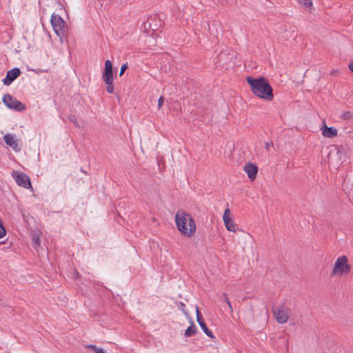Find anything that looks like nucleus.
Instances as JSON below:
<instances>
[{
    "label": "nucleus",
    "instance_id": "1",
    "mask_svg": "<svg viewBox=\"0 0 353 353\" xmlns=\"http://www.w3.org/2000/svg\"><path fill=\"white\" fill-rule=\"evenodd\" d=\"M246 81L250 85L251 91L255 96L268 101L273 100V89L265 77H261L256 79L248 77Z\"/></svg>",
    "mask_w": 353,
    "mask_h": 353
},
{
    "label": "nucleus",
    "instance_id": "2",
    "mask_svg": "<svg viewBox=\"0 0 353 353\" xmlns=\"http://www.w3.org/2000/svg\"><path fill=\"white\" fill-rule=\"evenodd\" d=\"M175 222L178 230L185 236H192L196 227L192 216L183 210L178 211L175 215Z\"/></svg>",
    "mask_w": 353,
    "mask_h": 353
},
{
    "label": "nucleus",
    "instance_id": "3",
    "mask_svg": "<svg viewBox=\"0 0 353 353\" xmlns=\"http://www.w3.org/2000/svg\"><path fill=\"white\" fill-rule=\"evenodd\" d=\"M351 270V266L348 263V259L346 256L342 255L337 258L334 265L332 276L335 275H346L350 273Z\"/></svg>",
    "mask_w": 353,
    "mask_h": 353
},
{
    "label": "nucleus",
    "instance_id": "4",
    "mask_svg": "<svg viewBox=\"0 0 353 353\" xmlns=\"http://www.w3.org/2000/svg\"><path fill=\"white\" fill-rule=\"evenodd\" d=\"M102 79L107 85L106 90L109 94H112L114 92V87L113 85V72L112 64L110 60L105 61V68L102 73Z\"/></svg>",
    "mask_w": 353,
    "mask_h": 353
},
{
    "label": "nucleus",
    "instance_id": "5",
    "mask_svg": "<svg viewBox=\"0 0 353 353\" xmlns=\"http://www.w3.org/2000/svg\"><path fill=\"white\" fill-rule=\"evenodd\" d=\"M272 313L277 323L283 324L288 321L291 314V310L285 305H280L277 307H272Z\"/></svg>",
    "mask_w": 353,
    "mask_h": 353
},
{
    "label": "nucleus",
    "instance_id": "6",
    "mask_svg": "<svg viewBox=\"0 0 353 353\" xmlns=\"http://www.w3.org/2000/svg\"><path fill=\"white\" fill-rule=\"evenodd\" d=\"M2 101L9 109H12L15 111L21 112L25 110L26 108L23 103L9 94H4Z\"/></svg>",
    "mask_w": 353,
    "mask_h": 353
},
{
    "label": "nucleus",
    "instance_id": "7",
    "mask_svg": "<svg viewBox=\"0 0 353 353\" xmlns=\"http://www.w3.org/2000/svg\"><path fill=\"white\" fill-rule=\"evenodd\" d=\"M51 24L56 34L60 37L65 33V22L59 16L53 14L51 16Z\"/></svg>",
    "mask_w": 353,
    "mask_h": 353
},
{
    "label": "nucleus",
    "instance_id": "8",
    "mask_svg": "<svg viewBox=\"0 0 353 353\" xmlns=\"http://www.w3.org/2000/svg\"><path fill=\"white\" fill-rule=\"evenodd\" d=\"M12 174L18 185L27 189L31 188L30 178L26 174L23 172L13 171Z\"/></svg>",
    "mask_w": 353,
    "mask_h": 353
},
{
    "label": "nucleus",
    "instance_id": "9",
    "mask_svg": "<svg viewBox=\"0 0 353 353\" xmlns=\"http://www.w3.org/2000/svg\"><path fill=\"white\" fill-rule=\"evenodd\" d=\"M230 210L226 208L223 215V220L225 225L226 229L230 232H236L237 226L234 221L230 218Z\"/></svg>",
    "mask_w": 353,
    "mask_h": 353
},
{
    "label": "nucleus",
    "instance_id": "10",
    "mask_svg": "<svg viewBox=\"0 0 353 353\" xmlns=\"http://www.w3.org/2000/svg\"><path fill=\"white\" fill-rule=\"evenodd\" d=\"M20 74L21 71L17 68L8 71L6 77L3 79V84L6 85H10L12 81L20 75Z\"/></svg>",
    "mask_w": 353,
    "mask_h": 353
},
{
    "label": "nucleus",
    "instance_id": "11",
    "mask_svg": "<svg viewBox=\"0 0 353 353\" xmlns=\"http://www.w3.org/2000/svg\"><path fill=\"white\" fill-rule=\"evenodd\" d=\"M243 169L250 180L253 181L256 179L258 172V167L256 165L252 163H248L244 165Z\"/></svg>",
    "mask_w": 353,
    "mask_h": 353
},
{
    "label": "nucleus",
    "instance_id": "12",
    "mask_svg": "<svg viewBox=\"0 0 353 353\" xmlns=\"http://www.w3.org/2000/svg\"><path fill=\"white\" fill-rule=\"evenodd\" d=\"M3 139L6 143L11 147L12 150L16 152L20 150V148H19L17 140L15 139L14 134H7L4 136Z\"/></svg>",
    "mask_w": 353,
    "mask_h": 353
},
{
    "label": "nucleus",
    "instance_id": "13",
    "mask_svg": "<svg viewBox=\"0 0 353 353\" xmlns=\"http://www.w3.org/2000/svg\"><path fill=\"white\" fill-rule=\"evenodd\" d=\"M196 320H197V322L199 324L201 328L205 332V334L210 338H214V336L213 335L212 332L208 328L198 308H196Z\"/></svg>",
    "mask_w": 353,
    "mask_h": 353
},
{
    "label": "nucleus",
    "instance_id": "14",
    "mask_svg": "<svg viewBox=\"0 0 353 353\" xmlns=\"http://www.w3.org/2000/svg\"><path fill=\"white\" fill-rule=\"evenodd\" d=\"M322 134L325 137L332 138L337 135V130L332 127L325 126L323 130Z\"/></svg>",
    "mask_w": 353,
    "mask_h": 353
},
{
    "label": "nucleus",
    "instance_id": "15",
    "mask_svg": "<svg viewBox=\"0 0 353 353\" xmlns=\"http://www.w3.org/2000/svg\"><path fill=\"white\" fill-rule=\"evenodd\" d=\"M196 330H197L196 326L193 324V323H192L191 325L186 329L185 336L186 337L194 336V334H196Z\"/></svg>",
    "mask_w": 353,
    "mask_h": 353
},
{
    "label": "nucleus",
    "instance_id": "16",
    "mask_svg": "<svg viewBox=\"0 0 353 353\" xmlns=\"http://www.w3.org/2000/svg\"><path fill=\"white\" fill-rule=\"evenodd\" d=\"M87 349L91 350L94 353H106V352L101 347H98L94 345H87L85 346Z\"/></svg>",
    "mask_w": 353,
    "mask_h": 353
},
{
    "label": "nucleus",
    "instance_id": "17",
    "mask_svg": "<svg viewBox=\"0 0 353 353\" xmlns=\"http://www.w3.org/2000/svg\"><path fill=\"white\" fill-rule=\"evenodd\" d=\"M301 6L305 8H310L312 6V2L311 0H296Z\"/></svg>",
    "mask_w": 353,
    "mask_h": 353
},
{
    "label": "nucleus",
    "instance_id": "18",
    "mask_svg": "<svg viewBox=\"0 0 353 353\" xmlns=\"http://www.w3.org/2000/svg\"><path fill=\"white\" fill-rule=\"evenodd\" d=\"M222 297L224 299V301H225V303L228 304V305L229 307V309H230V312H232L233 309H232V307L231 305L230 301L229 299L228 298L227 294L223 293L222 294Z\"/></svg>",
    "mask_w": 353,
    "mask_h": 353
},
{
    "label": "nucleus",
    "instance_id": "19",
    "mask_svg": "<svg viewBox=\"0 0 353 353\" xmlns=\"http://www.w3.org/2000/svg\"><path fill=\"white\" fill-rule=\"evenodd\" d=\"M352 116L353 115L351 112L345 111L342 113L341 118H343V119H350L352 117Z\"/></svg>",
    "mask_w": 353,
    "mask_h": 353
},
{
    "label": "nucleus",
    "instance_id": "20",
    "mask_svg": "<svg viewBox=\"0 0 353 353\" xmlns=\"http://www.w3.org/2000/svg\"><path fill=\"white\" fill-rule=\"evenodd\" d=\"M128 65L127 63H123L121 67V69H120V72H119V76L121 77L123 73L125 72V71L128 69Z\"/></svg>",
    "mask_w": 353,
    "mask_h": 353
},
{
    "label": "nucleus",
    "instance_id": "21",
    "mask_svg": "<svg viewBox=\"0 0 353 353\" xmlns=\"http://www.w3.org/2000/svg\"><path fill=\"white\" fill-rule=\"evenodd\" d=\"M6 234V230L3 224L0 222V239L3 238Z\"/></svg>",
    "mask_w": 353,
    "mask_h": 353
},
{
    "label": "nucleus",
    "instance_id": "22",
    "mask_svg": "<svg viewBox=\"0 0 353 353\" xmlns=\"http://www.w3.org/2000/svg\"><path fill=\"white\" fill-rule=\"evenodd\" d=\"M164 102V98L163 97H160L158 99V109H160Z\"/></svg>",
    "mask_w": 353,
    "mask_h": 353
},
{
    "label": "nucleus",
    "instance_id": "23",
    "mask_svg": "<svg viewBox=\"0 0 353 353\" xmlns=\"http://www.w3.org/2000/svg\"><path fill=\"white\" fill-rule=\"evenodd\" d=\"M274 147V144H273V142L270 141V142H266L265 143V149L269 151L270 149L271 148H273Z\"/></svg>",
    "mask_w": 353,
    "mask_h": 353
},
{
    "label": "nucleus",
    "instance_id": "24",
    "mask_svg": "<svg viewBox=\"0 0 353 353\" xmlns=\"http://www.w3.org/2000/svg\"><path fill=\"white\" fill-rule=\"evenodd\" d=\"M179 307L181 311L183 312V313L186 314V312L185 310V305L183 302H180Z\"/></svg>",
    "mask_w": 353,
    "mask_h": 353
},
{
    "label": "nucleus",
    "instance_id": "25",
    "mask_svg": "<svg viewBox=\"0 0 353 353\" xmlns=\"http://www.w3.org/2000/svg\"><path fill=\"white\" fill-rule=\"evenodd\" d=\"M350 70L353 72V61L348 65Z\"/></svg>",
    "mask_w": 353,
    "mask_h": 353
},
{
    "label": "nucleus",
    "instance_id": "26",
    "mask_svg": "<svg viewBox=\"0 0 353 353\" xmlns=\"http://www.w3.org/2000/svg\"><path fill=\"white\" fill-rule=\"evenodd\" d=\"M35 243H36V244H37V245H39V239H35Z\"/></svg>",
    "mask_w": 353,
    "mask_h": 353
},
{
    "label": "nucleus",
    "instance_id": "27",
    "mask_svg": "<svg viewBox=\"0 0 353 353\" xmlns=\"http://www.w3.org/2000/svg\"><path fill=\"white\" fill-rule=\"evenodd\" d=\"M70 121H72V122H74V124H76V123H77V122H76V121H75V119H74V120H73L72 119H70Z\"/></svg>",
    "mask_w": 353,
    "mask_h": 353
}]
</instances>
